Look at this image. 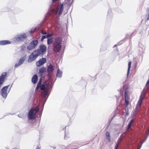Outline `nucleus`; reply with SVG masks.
I'll list each match as a JSON object with an SVG mask.
<instances>
[{"mask_svg": "<svg viewBox=\"0 0 149 149\" xmlns=\"http://www.w3.org/2000/svg\"><path fill=\"white\" fill-rule=\"evenodd\" d=\"M53 39V37L48 38L47 40V44L49 45L53 43V51L55 52H58L61 47L62 39L59 37H56L54 40Z\"/></svg>", "mask_w": 149, "mask_h": 149, "instance_id": "f257e3e1", "label": "nucleus"}, {"mask_svg": "<svg viewBox=\"0 0 149 149\" xmlns=\"http://www.w3.org/2000/svg\"><path fill=\"white\" fill-rule=\"evenodd\" d=\"M52 87V85L49 84H42L40 88L42 91V93L41 97L40 98V102H45L51 91Z\"/></svg>", "mask_w": 149, "mask_h": 149, "instance_id": "f03ea898", "label": "nucleus"}, {"mask_svg": "<svg viewBox=\"0 0 149 149\" xmlns=\"http://www.w3.org/2000/svg\"><path fill=\"white\" fill-rule=\"evenodd\" d=\"M63 10V4H61L57 8L56 10L54 8H51L48 11L47 13L46 14L45 18L46 19L50 16L53 15L54 13L56 14L58 11L59 10L58 15L59 16L62 13Z\"/></svg>", "mask_w": 149, "mask_h": 149, "instance_id": "7ed1b4c3", "label": "nucleus"}, {"mask_svg": "<svg viewBox=\"0 0 149 149\" xmlns=\"http://www.w3.org/2000/svg\"><path fill=\"white\" fill-rule=\"evenodd\" d=\"M39 110V106L36 107H33L29 111L28 113V118L29 120L35 119L36 117V114Z\"/></svg>", "mask_w": 149, "mask_h": 149, "instance_id": "20e7f679", "label": "nucleus"}, {"mask_svg": "<svg viewBox=\"0 0 149 149\" xmlns=\"http://www.w3.org/2000/svg\"><path fill=\"white\" fill-rule=\"evenodd\" d=\"M47 50L46 47L44 45H40L39 48L35 50L36 53H37L39 56L42 55V56Z\"/></svg>", "mask_w": 149, "mask_h": 149, "instance_id": "39448f33", "label": "nucleus"}, {"mask_svg": "<svg viewBox=\"0 0 149 149\" xmlns=\"http://www.w3.org/2000/svg\"><path fill=\"white\" fill-rule=\"evenodd\" d=\"M38 43L37 40H33L27 46V49L29 51H31L35 49Z\"/></svg>", "mask_w": 149, "mask_h": 149, "instance_id": "423d86ee", "label": "nucleus"}, {"mask_svg": "<svg viewBox=\"0 0 149 149\" xmlns=\"http://www.w3.org/2000/svg\"><path fill=\"white\" fill-rule=\"evenodd\" d=\"M39 56L38 54L36 52V51H33L29 56V58L28 60V63H31L36 59Z\"/></svg>", "mask_w": 149, "mask_h": 149, "instance_id": "0eeeda50", "label": "nucleus"}, {"mask_svg": "<svg viewBox=\"0 0 149 149\" xmlns=\"http://www.w3.org/2000/svg\"><path fill=\"white\" fill-rule=\"evenodd\" d=\"M27 37V36L26 34L25 33H23L18 35L15 37V39L17 41L19 42L24 40Z\"/></svg>", "mask_w": 149, "mask_h": 149, "instance_id": "6e6552de", "label": "nucleus"}, {"mask_svg": "<svg viewBox=\"0 0 149 149\" xmlns=\"http://www.w3.org/2000/svg\"><path fill=\"white\" fill-rule=\"evenodd\" d=\"M9 85L3 87L1 90V95L2 97L4 98H6L8 94L7 90Z\"/></svg>", "mask_w": 149, "mask_h": 149, "instance_id": "1a4fd4ad", "label": "nucleus"}, {"mask_svg": "<svg viewBox=\"0 0 149 149\" xmlns=\"http://www.w3.org/2000/svg\"><path fill=\"white\" fill-rule=\"evenodd\" d=\"M26 54H25L23 57L20 58L18 62L15 64V68H16L21 65L24 61L26 59Z\"/></svg>", "mask_w": 149, "mask_h": 149, "instance_id": "9d476101", "label": "nucleus"}, {"mask_svg": "<svg viewBox=\"0 0 149 149\" xmlns=\"http://www.w3.org/2000/svg\"><path fill=\"white\" fill-rule=\"evenodd\" d=\"M54 70V68L52 65L50 64L48 66H47V71L48 73V77L49 78L51 77L52 73L53 72Z\"/></svg>", "mask_w": 149, "mask_h": 149, "instance_id": "9b49d317", "label": "nucleus"}, {"mask_svg": "<svg viewBox=\"0 0 149 149\" xmlns=\"http://www.w3.org/2000/svg\"><path fill=\"white\" fill-rule=\"evenodd\" d=\"M46 62V58H42L36 62V65L38 67L44 64Z\"/></svg>", "mask_w": 149, "mask_h": 149, "instance_id": "f8f14e48", "label": "nucleus"}, {"mask_svg": "<svg viewBox=\"0 0 149 149\" xmlns=\"http://www.w3.org/2000/svg\"><path fill=\"white\" fill-rule=\"evenodd\" d=\"M6 76L7 73L6 72H3L0 76V86L3 83Z\"/></svg>", "mask_w": 149, "mask_h": 149, "instance_id": "ddd939ff", "label": "nucleus"}, {"mask_svg": "<svg viewBox=\"0 0 149 149\" xmlns=\"http://www.w3.org/2000/svg\"><path fill=\"white\" fill-rule=\"evenodd\" d=\"M128 93L127 89H126L124 94L125 102H129L130 97L128 95Z\"/></svg>", "mask_w": 149, "mask_h": 149, "instance_id": "4468645a", "label": "nucleus"}, {"mask_svg": "<svg viewBox=\"0 0 149 149\" xmlns=\"http://www.w3.org/2000/svg\"><path fill=\"white\" fill-rule=\"evenodd\" d=\"M46 70L45 68L42 67L40 68L39 70V72L38 74L39 76L41 77H42V75L44 73L46 72Z\"/></svg>", "mask_w": 149, "mask_h": 149, "instance_id": "2eb2a0df", "label": "nucleus"}, {"mask_svg": "<svg viewBox=\"0 0 149 149\" xmlns=\"http://www.w3.org/2000/svg\"><path fill=\"white\" fill-rule=\"evenodd\" d=\"M11 42L7 40H4L0 41V45H4L7 44H10Z\"/></svg>", "mask_w": 149, "mask_h": 149, "instance_id": "dca6fc26", "label": "nucleus"}, {"mask_svg": "<svg viewBox=\"0 0 149 149\" xmlns=\"http://www.w3.org/2000/svg\"><path fill=\"white\" fill-rule=\"evenodd\" d=\"M38 80V77L37 74L34 75L32 79V81L33 84H36Z\"/></svg>", "mask_w": 149, "mask_h": 149, "instance_id": "f3484780", "label": "nucleus"}, {"mask_svg": "<svg viewBox=\"0 0 149 149\" xmlns=\"http://www.w3.org/2000/svg\"><path fill=\"white\" fill-rule=\"evenodd\" d=\"M62 72L60 70L59 68L57 70V73L56 74V77L59 78L62 77Z\"/></svg>", "mask_w": 149, "mask_h": 149, "instance_id": "a211bd4d", "label": "nucleus"}, {"mask_svg": "<svg viewBox=\"0 0 149 149\" xmlns=\"http://www.w3.org/2000/svg\"><path fill=\"white\" fill-rule=\"evenodd\" d=\"M65 3L67 4L68 7L70 8L73 3L74 0H65Z\"/></svg>", "mask_w": 149, "mask_h": 149, "instance_id": "6ab92c4d", "label": "nucleus"}, {"mask_svg": "<svg viewBox=\"0 0 149 149\" xmlns=\"http://www.w3.org/2000/svg\"><path fill=\"white\" fill-rule=\"evenodd\" d=\"M129 103H126L125 105L126 107L125 108L123 109V112H125L127 116H128L129 114L128 113V109L127 106L129 104Z\"/></svg>", "mask_w": 149, "mask_h": 149, "instance_id": "aec40b11", "label": "nucleus"}, {"mask_svg": "<svg viewBox=\"0 0 149 149\" xmlns=\"http://www.w3.org/2000/svg\"><path fill=\"white\" fill-rule=\"evenodd\" d=\"M106 136L108 141L109 142H110L111 141V137L109 132H106Z\"/></svg>", "mask_w": 149, "mask_h": 149, "instance_id": "412c9836", "label": "nucleus"}, {"mask_svg": "<svg viewBox=\"0 0 149 149\" xmlns=\"http://www.w3.org/2000/svg\"><path fill=\"white\" fill-rule=\"evenodd\" d=\"M142 103H137V104L136 107L135 108V109L134 111V114L136 113L137 111L139 109Z\"/></svg>", "mask_w": 149, "mask_h": 149, "instance_id": "4be33fe9", "label": "nucleus"}, {"mask_svg": "<svg viewBox=\"0 0 149 149\" xmlns=\"http://www.w3.org/2000/svg\"><path fill=\"white\" fill-rule=\"evenodd\" d=\"M121 137L117 141V143L116 145L114 147V149H117L118 147V145L119 144V142L120 141V140H121Z\"/></svg>", "mask_w": 149, "mask_h": 149, "instance_id": "5701e85b", "label": "nucleus"}, {"mask_svg": "<svg viewBox=\"0 0 149 149\" xmlns=\"http://www.w3.org/2000/svg\"><path fill=\"white\" fill-rule=\"evenodd\" d=\"M131 62L130 61L128 63V71H127V76H128L129 73V71H130V68L131 67Z\"/></svg>", "mask_w": 149, "mask_h": 149, "instance_id": "b1692460", "label": "nucleus"}, {"mask_svg": "<svg viewBox=\"0 0 149 149\" xmlns=\"http://www.w3.org/2000/svg\"><path fill=\"white\" fill-rule=\"evenodd\" d=\"M53 35L54 33H49L46 35L47 37V38H49L52 37V36H53Z\"/></svg>", "mask_w": 149, "mask_h": 149, "instance_id": "393cba45", "label": "nucleus"}, {"mask_svg": "<svg viewBox=\"0 0 149 149\" xmlns=\"http://www.w3.org/2000/svg\"><path fill=\"white\" fill-rule=\"evenodd\" d=\"M143 97H142V95H140V98H139V100L138 101V103L142 102V100H143Z\"/></svg>", "mask_w": 149, "mask_h": 149, "instance_id": "a878e982", "label": "nucleus"}, {"mask_svg": "<svg viewBox=\"0 0 149 149\" xmlns=\"http://www.w3.org/2000/svg\"><path fill=\"white\" fill-rule=\"evenodd\" d=\"M47 38V35H44V36H43L41 39V41H43V40H44L45 38Z\"/></svg>", "mask_w": 149, "mask_h": 149, "instance_id": "bb28decb", "label": "nucleus"}, {"mask_svg": "<svg viewBox=\"0 0 149 149\" xmlns=\"http://www.w3.org/2000/svg\"><path fill=\"white\" fill-rule=\"evenodd\" d=\"M21 50L23 51L26 48V46L25 45H23L21 47Z\"/></svg>", "mask_w": 149, "mask_h": 149, "instance_id": "cd10ccee", "label": "nucleus"}, {"mask_svg": "<svg viewBox=\"0 0 149 149\" xmlns=\"http://www.w3.org/2000/svg\"><path fill=\"white\" fill-rule=\"evenodd\" d=\"M41 33L43 35H46L47 34V32L46 31H44L43 30H42Z\"/></svg>", "mask_w": 149, "mask_h": 149, "instance_id": "c85d7f7f", "label": "nucleus"}, {"mask_svg": "<svg viewBox=\"0 0 149 149\" xmlns=\"http://www.w3.org/2000/svg\"><path fill=\"white\" fill-rule=\"evenodd\" d=\"M36 28H35V29H34V30L33 31V30H31L29 32L31 33H33L36 30Z\"/></svg>", "mask_w": 149, "mask_h": 149, "instance_id": "c756f323", "label": "nucleus"}, {"mask_svg": "<svg viewBox=\"0 0 149 149\" xmlns=\"http://www.w3.org/2000/svg\"><path fill=\"white\" fill-rule=\"evenodd\" d=\"M42 78L41 77V78L39 79V82H38V83H39V84H41V81H42Z\"/></svg>", "mask_w": 149, "mask_h": 149, "instance_id": "7c9ffc66", "label": "nucleus"}, {"mask_svg": "<svg viewBox=\"0 0 149 149\" xmlns=\"http://www.w3.org/2000/svg\"><path fill=\"white\" fill-rule=\"evenodd\" d=\"M149 84V78L148 79V80L147 82L146 86H147Z\"/></svg>", "mask_w": 149, "mask_h": 149, "instance_id": "2f4dec72", "label": "nucleus"}, {"mask_svg": "<svg viewBox=\"0 0 149 149\" xmlns=\"http://www.w3.org/2000/svg\"><path fill=\"white\" fill-rule=\"evenodd\" d=\"M41 85H41V84H39V83H38L37 86H38L40 87Z\"/></svg>", "mask_w": 149, "mask_h": 149, "instance_id": "473e14b6", "label": "nucleus"}, {"mask_svg": "<svg viewBox=\"0 0 149 149\" xmlns=\"http://www.w3.org/2000/svg\"><path fill=\"white\" fill-rule=\"evenodd\" d=\"M40 88V87L38 86H37V87H36V89L35 90H37L38 88Z\"/></svg>", "mask_w": 149, "mask_h": 149, "instance_id": "72a5a7b5", "label": "nucleus"}, {"mask_svg": "<svg viewBox=\"0 0 149 149\" xmlns=\"http://www.w3.org/2000/svg\"><path fill=\"white\" fill-rule=\"evenodd\" d=\"M134 121V120L133 119L132 120L130 123H131V124H132V123H133Z\"/></svg>", "mask_w": 149, "mask_h": 149, "instance_id": "f704fd0d", "label": "nucleus"}, {"mask_svg": "<svg viewBox=\"0 0 149 149\" xmlns=\"http://www.w3.org/2000/svg\"><path fill=\"white\" fill-rule=\"evenodd\" d=\"M131 123H130L128 125V128H130V127L131 126Z\"/></svg>", "mask_w": 149, "mask_h": 149, "instance_id": "c9c22d12", "label": "nucleus"}, {"mask_svg": "<svg viewBox=\"0 0 149 149\" xmlns=\"http://www.w3.org/2000/svg\"><path fill=\"white\" fill-rule=\"evenodd\" d=\"M111 10H109L108 11V13H111Z\"/></svg>", "mask_w": 149, "mask_h": 149, "instance_id": "e433bc0d", "label": "nucleus"}, {"mask_svg": "<svg viewBox=\"0 0 149 149\" xmlns=\"http://www.w3.org/2000/svg\"><path fill=\"white\" fill-rule=\"evenodd\" d=\"M141 147V145L139 146L138 148V149H140Z\"/></svg>", "mask_w": 149, "mask_h": 149, "instance_id": "4c0bfd02", "label": "nucleus"}, {"mask_svg": "<svg viewBox=\"0 0 149 149\" xmlns=\"http://www.w3.org/2000/svg\"><path fill=\"white\" fill-rule=\"evenodd\" d=\"M36 149H40V148L38 146L36 147Z\"/></svg>", "mask_w": 149, "mask_h": 149, "instance_id": "58836bf2", "label": "nucleus"}, {"mask_svg": "<svg viewBox=\"0 0 149 149\" xmlns=\"http://www.w3.org/2000/svg\"><path fill=\"white\" fill-rule=\"evenodd\" d=\"M51 148H53V149H56V147H51Z\"/></svg>", "mask_w": 149, "mask_h": 149, "instance_id": "ea45409f", "label": "nucleus"}, {"mask_svg": "<svg viewBox=\"0 0 149 149\" xmlns=\"http://www.w3.org/2000/svg\"><path fill=\"white\" fill-rule=\"evenodd\" d=\"M117 46V45H115L114 46V47H116Z\"/></svg>", "mask_w": 149, "mask_h": 149, "instance_id": "a19ab883", "label": "nucleus"}, {"mask_svg": "<svg viewBox=\"0 0 149 149\" xmlns=\"http://www.w3.org/2000/svg\"><path fill=\"white\" fill-rule=\"evenodd\" d=\"M133 33H132V35L133 34Z\"/></svg>", "mask_w": 149, "mask_h": 149, "instance_id": "79ce46f5", "label": "nucleus"}]
</instances>
